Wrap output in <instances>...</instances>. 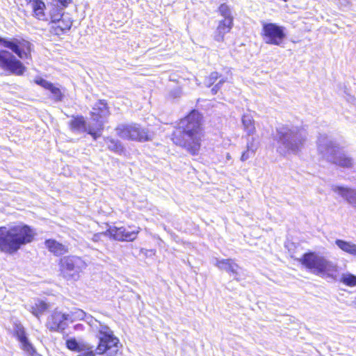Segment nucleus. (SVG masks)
<instances>
[{"instance_id": "f257e3e1", "label": "nucleus", "mask_w": 356, "mask_h": 356, "mask_svg": "<svg viewBox=\"0 0 356 356\" xmlns=\"http://www.w3.org/2000/svg\"><path fill=\"white\" fill-rule=\"evenodd\" d=\"M203 117L197 110H192L180 120L178 127L172 134L173 143L192 155H197L204 136Z\"/></svg>"}, {"instance_id": "f03ea898", "label": "nucleus", "mask_w": 356, "mask_h": 356, "mask_svg": "<svg viewBox=\"0 0 356 356\" xmlns=\"http://www.w3.org/2000/svg\"><path fill=\"white\" fill-rule=\"evenodd\" d=\"M0 44L11 51L0 49V68L12 74L22 75L26 67L16 56L22 60H31L33 44L23 38L1 36Z\"/></svg>"}, {"instance_id": "7ed1b4c3", "label": "nucleus", "mask_w": 356, "mask_h": 356, "mask_svg": "<svg viewBox=\"0 0 356 356\" xmlns=\"http://www.w3.org/2000/svg\"><path fill=\"white\" fill-rule=\"evenodd\" d=\"M100 332L95 334L98 344L94 346L82 340L71 337L66 340V347L71 351L78 353V356H115L118 351L119 339L111 330L100 327Z\"/></svg>"}, {"instance_id": "20e7f679", "label": "nucleus", "mask_w": 356, "mask_h": 356, "mask_svg": "<svg viewBox=\"0 0 356 356\" xmlns=\"http://www.w3.org/2000/svg\"><path fill=\"white\" fill-rule=\"evenodd\" d=\"M307 138L305 129L293 124H279L273 139L277 142V152L283 156L297 155L304 147Z\"/></svg>"}, {"instance_id": "39448f33", "label": "nucleus", "mask_w": 356, "mask_h": 356, "mask_svg": "<svg viewBox=\"0 0 356 356\" xmlns=\"http://www.w3.org/2000/svg\"><path fill=\"white\" fill-rule=\"evenodd\" d=\"M36 236L31 226L20 222L9 227H0V251L14 254L23 246L32 243Z\"/></svg>"}, {"instance_id": "423d86ee", "label": "nucleus", "mask_w": 356, "mask_h": 356, "mask_svg": "<svg viewBox=\"0 0 356 356\" xmlns=\"http://www.w3.org/2000/svg\"><path fill=\"white\" fill-rule=\"evenodd\" d=\"M318 154L327 162L343 168H350L353 160L340 151L338 144L326 134H320L317 140Z\"/></svg>"}, {"instance_id": "0eeeda50", "label": "nucleus", "mask_w": 356, "mask_h": 356, "mask_svg": "<svg viewBox=\"0 0 356 356\" xmlns=\"http://www.w3.org/2000/svg\"><path fill=\"white\" fill-rule=\"evenodd\" d=\"M299 261L307 269L317 275H330L337 270L333 262L314 252H305Z\"/></svg>"}, {"instance_id": "6e6552de", "label": "nucleus", "mask_w": 356, "mask_h": 356, "mask_svg": "<svg viewBox=\"0 0 356 356\" xmlns=\"http://www.w3.org/2000/svg\"><path fill=\"white\" fill-rule=\"evenodd\" d=\"M59 269L62 276L67 281H76L87 266L84 259L76 255H68L59 260Z\"/></svg>"}, {"instance_id": "1a4fd4ad", "label": "nucleus", "mask_w": 356, "mask_h": 356, "mask_svg": "<svg viewBox=\"0 0 356 356\" xmlns=\"http://www.w3.org/2000/svg\"><path fill=\"white\" fill-rule=\"evenodd\" d=\"M117 134L122 139L145 142L152 140L149 131L136 123L121 124L116 128Z\"/></svg>"}, {"instance_id": "9d476101", "label": "nucleus", "mask_w": 356, "mask_h": 356, "mask_svg": "<svg viewBox=\"0 0 356 356\" xmlns=\"http://www.w3.org/2000/svg\"><path fill=\"white\" fill-rule=\"evenodd\" d=\"M262 36L266 44L280 46L286 37L285 28L275 23H264Z\"/></svg>"}, {"instance_id": "9b49d317", "label": "nucleus", "mask_w": 356, "mask_h": 356, "mask_svg": "<svg viewBox=\"0 0 356 356\" xmlns=\"http://www.w3.org/2000/svg\"><path fill=\"white\" fill-rule=\"evenodd\" d=\"M72 316L55 309L47 318L46 326L51 332L62 333L68 327Z\"/></svg>"}, {"instance_id": "f8f14e48", "label": "nucleus", "mask_w": 356, "mask_h": 356, "mask_svg": "<svg viewBox=\"0 0 356 356\" xmlns=\"http://www.w3.org/2000/svg\"><path fill=\"white\" fill-rule=\"evenodd\" d=\"M139 230V227L132 229L130 227L129 229L124 227H113L104 232V234L119 241H134L137 238Z\"/></svg>"}, {"instance_id": "ddd939ff", "label": "nucleus", "mask_w": 356, "mask_h": 356, "mask_svg": "<svg viewBox=\"0 0 356 356\" xmlns=\"http://www.w3.org/2000/svg\"><path fill=\"white\" fill-rule=\"evenodd\" d=\"M216 266L221 270H225L238 282L245 277L243 270L232 259H216Z\"/></svg>"}, {"instance_id": "4468645a", "label": "nucleus", "mask_w": 356, "mask_h": 356, "mask_svg": "<svg viewBox=\"0 0 356 356\" xmlns=\"http://www.w3.org/2000/svg\"><path fill=\"white\" fill-rule=\"evenodd\" d=\"M14 335L21 343L22 349L29 356L35 353V350L29 341L24 326L21 323H15L13 326Z\"/></svg>"}, {"instance_id": "2eb2a0df", "label": "nucleus", "mask_w": 356, "mask_h": 356, "mask_svg": "<svg viewBox=\"0 0 356 356\" xmlns=\"http://www.w3.org/2000/svg\"><path fill=\"white\" fill-rule=\"evenodd\" d=\"M92 121L104 123V120L110 115L109 107L106 100H98L92 106L90 112Z\"/></svg>"}, {"instance_id": "dca6fc26", "label": "nucleus", "mask_w": 356, "mask_h": 356, "mask_svg": "<svg viewBox=\"0 0 356 356\" xmlns=\"http://www.w3.org/2000/svg\"><path fill=\"white\" fill-rule=\"evenodd\" d=\"M332 191L338 193L350 204L356 208V190L337 185H332Z\"/></svg>"}, {"instance_id": "f3484780", "label": "nucleus", "mask_w": 356, "mask_h": 356, "mask_svg": "<svg viewBox=\"0 0 356 356\" xmlns=\"http://www.w3.org/2000/svg\"><path fill=\"white\" fill-rule=\"evenodd\" d=\"M232 26V19H227L220 20L214 34L215 40L218 42L223 41L225 35L230 31Z\"/></svg>"}, {"instance_id": "a211bd4d", "label": "nucleus", "mask_w": 356, "mask_h": 356, "mask_svg": "<svg viewBox=\"0 0 356 356\" xmlns=\"http://www.w3.org/2000/svg\"><path fill=\"white\" fill-rule=\"evenodd\" d=\"M45 247L55 256L63 255L68 252L67 246L58 242L55 239H47L44 241Z\"/></svg>"}, {"instance_id": "6ab92c4d", "label": "nucleus", "mask_w": 356, "mask_h": 356, "mask_svg": "<svg viewBox=\"0 0 356 356\" xmlns=\"http://www.w3.org/2000/svg\"><path fill=\"white\" fill-rule=\"evenodd\" d=\"M29 3H31L33 16L39 20H47L44 10L46 8L44 3L42 0H26Z\"/></svg>"}, {"instance_id": "aec40b11", "label": "nucleus", "mask_w": 356, "mask_h": 356, "mask_svg": "<svg viewBox=\"0 0 356 356\" xmlns=\"http://www.w3.org/2000/svg\"><path fill=\"white\" fill-rule=\"evenodd\" d=\"M70 126L73 131L85 132L89 127V122L87 123L82 115L72 116Z\"/></svg>"}, {"instance_id": "412c9836", "label": "nucleus", "mask_w": 356, "mask_h": 356, "mask_svg": "<svg viewBox=\"0 0 356 356\" xmlns=\"http://www.w3.org/2000/svg\"><path fill=\"white\" fill-rule=\"evenodd\" d=\"M104 129V124L102 122H90L89 127L86 129V133L90 134L92 138L96 140L102 135V131Z\"/></svg>"}, {"instance_id": "4be33fe9", "label": "nucleus", "mask_w": 356, "mask_h": 356, "mask_svg": "<svg viewBox=\"0 0 356 356\" xmlns=\"http://www.w3.org/2000/svg\"><path fill=\"white\" fill-rule=\"evenodd\" d=\"M335 244L343 252L356 257V244L342 239H337Z\"/></svg>"}, {"instance_id": "5701e85b", "label": "nucleus", "mask_w": 356, "mask_h": 356, "mask_svg": "<svg viewBox=\"0 0 356 356\" xmlns=\"http://www.w3.org/2000/svg\"><path fill=\"white\" fill-rule=\"evenodd\" d=\"M49 308V305L43 300H38L34 305L31 306V312L37 318L42 315Z\"/></svg>"}, {"instance_id": "b1692460", "label": "nucleus", "mask_w": 356, "mask_h": 356, "mask_svg": "<svg viewBox=\"0 0 356 356\" xmlns=\"http://www.w3.org/2000/svg\"><path fill=\"white\" fill-rule=\"evenodd\" d=\"M242 124L244 131L248 136H251L255 131L254 121L252 117L249 114H244L242 117Z\"/></svg>"}, {"instance_id": "393cba45", "label": "nucleus", "mask_w": 356, "mask_h": 356, "mask_svg": "<svg viewBox=\"0 0 356 356\" xmlns=\"http://www.w3.org/2000/svg\"><path fill=\"white\" fill-rule=\"evenodd\" d=\"M104 141L109 150L119 154L123 152L124 147L120 140L111 137H107L104 139Z\"/></svg>"}, {"instance_id": "a878e982", "label": "nucleus", "mask_w": 356, "mask_h": 356, "mask_svg": "<svg viewBox=\"0 0 356 356\" xmlns=\"http://www.w3.org/2000/svg\"><path fill=\"white\" fill-rule=\"evenodd\" d=\"M339 280L341 284L347 286H356V275L350 272L341 273Z\"/></svg>"}, {"instance_id": "bb28decb", "label": "nucleus", "mask_w": 356, "mask_h": 356, "mask_svg": "<svg viewBox=\"0 0 356 356\" xmlns=\"http://www.w3.org/2000/svg\"><path fill=\"white\" fill-rule=\"evenodd\" d=\"M83 320L92 327L93 330L96 332V334H99L100 332V327H105L108 330H111L108 325L102 323L100 321L93 318L91 315H88L86 314V316Z\"/></svg>"}, {"instance_id": "cd10ccee", "label": "nucleus", "mask_w": 356, "mask_h": 356, "mask_svg": "<svg viewBox=\"0 0 356 356\" xmlns=\"http://www.w3.org/2000/svg\"><path fill=\"white\" fill-rule=\"evenodd\" d=\"M57 24L55 27V32L56 35H61L69 31L72 25V22L70 20L65 22L64 19H58Z\"/></svg>"}, {"instance_id": "c85d7f7f", "label": "nucleus", "mask_w": 356, "mask_h": 356, "mask_svg": "<svg viewBox=\"0 0 356 356\" xmlns=\"http://www.w3.org/2000/svg\"><path fill=\"white\" fill-rule=\"evenodd\" d=\"M254 138H252V141H250L249 139L247 142V150L243 152L241 160L242 161H247L250 157H251L252 155H254L257 148V145L254 143Z\"/></svg>"}, {"instance_id": "c756f323", "label": "nucleus", "mask_w": 356, "mask_h": 356, "mask_svg": "<svg viewBox=\"0 0 356 356\" xmlns=\"http://www.w3.org/2000/svg\"><path fill=\"white\" fill-rule=\"evenodd\" d=\"M222 75L217 72H212L209 76L206 77L204 81V84L206 87L210 88L215 82L218 79H221Z\"/></svg>"}, {"instance_id": "7c9ffc66", "label": "nucleus", "mask_w": 356, "mask_h": 356, "mask_svg": "<svg viewBox=\"0 0 356 356\" xmlns=\"http://www.w3.org/2000/svg\"><path fill=\"white\" fill-rule=\"evenodd\" d=\"M218 11L224 17V19H234L231 8L227 3H222L218 8Z\"/></svg>"}, {"instance_id": "2f4dec72", "label": "nucleus", "mask_w": 356, "mask_h": 356, "mask_svg": "<svg viewBox=\"0 0 356 356\" xmlns=\"http://www.w3.org/2000/svg\"><path fill=\"white\" fill-rule=\"evenodd\" d=\"M51 92V93L53 95V99L56 102H60L63 100V95L60 90L56 87L53 83H51V86H49V88L47 89Z\"/></svg>"}, {"instance_id": "473e14b6", "label": "nucleus", "mask_w": 356, "mask_h": 356, "mask_svg": "<svg viewBox=\"0 0 356 356\" xmlns=\"http://www.w3.org/2000/svg\"><path fill=\"white\" fill-rule=\"evenodd\" d=\"M34 82H35L37 85H38V86H41V87H42V88H45V89H47V90L49 88V86H51V83H51V82H49V81H47L46 79H43V78H42V77H40V76H38V77H36V78L34 79Z\"/></svg>"}, {"instance_id": "72a5a7b5", "label": "nucleus", "mask_w": 356, "mask_h": 356, "mask_svg": "<svg viewBox=\"0 0 356 356\" xmlns=\"http://www.w3.org/2000/svg\"><path fill=\"white\" fill-rule=\"evenodd\" d=\"M70 315L72 316V319L70 321V323H71L75 319H84L86 316V313L81 309H77L74 312H72L71 314Z\"/></svg>"}, {"instance_id": "f704fd0d", "label": "nucleus", "mask_w": 356, "mask_h": 356, "mask_svg": "<svg viewBox=\"0 0 356 356\" xmlns=\"http://www.w3.org/2000/svg\"><path fill=\"white\" fill-rule=\"evenodd\" d=\"M227 81V78H221L219 81L215 84L211 90V92L212 93L213 95H215L218 93V92L220 90V88H222V86Z\"/></svg>"}, {"instance_id": "c9c22d12", "label": "nucleus", "mask_w": 356, "mask_h": 356, "mask_svg": "<svg viewBox=\"0 0 356 356\" xmlns=\"http://www.w3.org/2000/svg\"><path fill=\"white\" fill-rule=\"evenodd\" d=\"M180 93H181V90L179 88H176V89L172 90L170 92V95L172 97L176 98V97H179Z\"/></svg>"}, {"instance_id": "e433bc0d", "label": "nucleus", "mask_w": 356, "mask_h": 356, "mask_svg": "<svg viewBox=\"0 0 356 356\" xmlns=\"http://www.w3.org/2000/svg\"><path fill=\"white\" fill-rule=\"evenodd\" d=\"M103 234V235H105L104 234V232H102V233H97V234H95L93 235L92 238V240L94 241V242H97L100 240V236L101 235Z\"/></svg>"}, {"instance_id": "4c0bfd02", "label": "nucleus", "mask_w": 356, "mask_h": 356, "mask_svg": "<svg viewBox=\"0 0 356 356\" xmlns=\"http://www.w3.org/2000/svg\"><path fill=\"white\" fill-rule=\"evenodd\" d=\"M347 101L356 106V99L354 97L348 95Z\"/></svg>"}, {"instance_id": "58836bf2", "label": "nucleus", "mask_w": 356, "mask_h": 356, "mask_svg": "<svg viewBox=\"0 0 356 356\" xmlns=\"http://www.w3.org/2000/svg\"><path fill=\"white\" fill-rule=\"evenodd\" d=\"M60 4L63 7H67L72 0H58Z\"/></svg>"}, {"instance_id": "ea45409f", "label": "nucleus", "mask_w": 356, "mask_h": 356, "mask_svg": "<svg viewBox=\"0 0 356 356\" xmlns=\"http://www.w3.org/2000/svg\"><path fill=\"white\" fill-rule=\"evenodd\" d=\"M230 157H231V156H230L229 154H227V159H230Z\"/></svg>"}, {"instance_id": "a19ab883", "label": "nucleus", "mask_w": 356, "mask_h": 356, "mask_svg": "<svg viewBox=\"0 0 356 356\" xmlns=\"http://www.w3.org/2000/svg\"><path fill=\"white\" fill-rule=\"evenodd\" d=\"M80 325L79 324H76V327H80Z\"/></svg>"}, {"instance_id": "79ce46f5", "label": "nucleus", "mask_w": 356, "mask_h": 356, "mask_svg": "<svg viewBox=\"0 0 356 356\" xmlns=\"http://www.w3.org/2000/svg\"><path fill=\"white\" fill-rule=\"evenodd\" d=\"M80 325L79 324H76V327H80Z\"/></svg>"}]
</instances>
